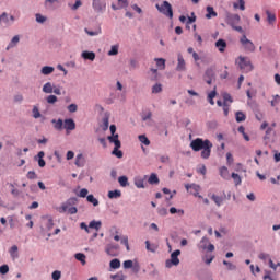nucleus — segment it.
I'll return each instance as SVG.
<instances>
[{
  "mask_svg": "<svg viewBox=\"0 0 280 280\" xmlns=\"http://www.w3.org/2000/svg\"><path fill=\"white\" fill-rule=\"evenodd\" d=\"M190 148L194 152H200L201 150V159L207 160L211 156L213 143H211L209 139L203 140L202 138H197L190 142Z\"/></svg>",
  "mask_w": 280,
  "mask_h": 280,
  "instance_id": "nucleus-1",
  "label": "nucleus"
},
{
  "mask_svg": "<svg viewBox=\"0 0 280 280\" xmlns=\"http://www.w3.org/2000/svg\"><path fill=\"white\" fill-rule=\"evenodd\" d=\"M240 21H242V18H240L238 14L226 13L225 22L228 23V25H231L232 28L235 30V32L244 34V28H242V26H237Z\"/></svg>",
  "mask_w": 280,
  "mask_h": 280,
  "instance_id": "nucleus-2",
  "label": "nucleus"
},
{
  "mask_svg": "<svg viewBox=\"0 0 280 280\" xmlns=\"http://www.w3.org/2000/svg\"><path fill=\"white\" fill-rule=\"evenodd\" d=\"M236 62L243 73H250V71H253V63H250V59L245 57H238V60H236Z\"/></svg>",
  "mask_w": 280,
  "mask_h": 280,
  "instance_id": "nucleus-3",
  "label": "nucleus"
},
{
  "mask_svg": "<svg viewBox=\"0 0 280 280\" xmlns=\"http://www.w3.org/2000/svg\"><path fill=\"white\" fill-rule=\"evenodd\" d=\"M155 8L164 14V16H168V19H174V11L172 10V4L167 1H163L162 5L156 4Z\"/></svg>",
  "mask_w": 280,
  "mask_h": 280,
  "instance_id": "nucleus-4",
  "label": "nucleus"
},
{
  "mask_svg": "<svg viewBox=\"0 0 280 280\" xmlns=\"http://www.w3.org/2000/svg\"><path fill=\"white\" fill-rule=\"evenodd\" d=\"M75 198H70L66 203H62L59 208V213H70V215H75L78 213V208L71 207V202H75Z\"/></svg>",
  "mask_w": 280,
  "mask_h": 280,
  "instance_id": "nucleus-5",
  "label": "nucleus"
},
{
  "mask_svg": "<svg viewBox=\"0 0 280 280\" xmlns=\"http://www.w3.org/2000/svg\"><path fill=\"white\" fill-rule=\"evenodd\" d=\"M178 255H180V249H177L171 254V259L165 261L166 268H172L173 266H178L180 264V259H178Z\"/></svg>",
  "mask_w": 280,
  "mask_h": 280,
  "instance_id": "nucleus-6",
  "label": "nucleus"
},
{
  "mask_svg": "<svg viewBox=\"0 0 280 280\" xmlns=\"http://www.w3.org/2000/svg\"><path fill=\"white\" fill-rule=\"evenodd\" d=\"M185 189L195 196V198H202V195H200V185L197 184H185Z\"/></svg>",
  "mask_w": 280,
  "mask_h": 280,
  "instance_id": "nucleus-7",
  "label": "nucleus"
},
{
  "mask_svg": "<svg viewBox=\"0 0 280 280\" xmlns=\"http://www.w3.org/2000/svg\"><path fill=\"white\" fill-rule=\"evenodd\" d=\"M198 248L200 250H209L210 253H213V250H215V246L209 243V240L206 236L201 238Z\"/></svg>",
  "mask_w": 280,
  "mask_h": 280,
  "instance_id": "nucleus-8",
  "label": "nucleus"
},
{
  "mask_svg": "<svg viewBox=\"0 0 280 280\" xmlns=\"http://www.w3.org/2000/svg\"><path fill=\"white\" fill-rule=\"evenodd\" d=\"M241 44L244 47L245 51H255V44H253L246 35L241 37Z\"/></svg>",
  "mask_w": 280,
  "mask_h": 280,
  "instance_id": "nucleus-9",
  "label": "nucleus"
},
{
  "mask_svg": "<svg viewBox=\"0 0 280 280\" xmlns=\"http://www.w3.org/2000/svg\"><path fill=\"white\" fill-rule=\"evenodd\" d=\"M92 5L95 12H104L106 10V0H93Z\"/></svg>",
  "mask_w": 280,
  "mask_h": 280,
  "instance_id": "nucleus-10",
  "label": "nucleus"
},
{
  "mask_svg": "<svg viewBox=\"0 0 280 280\" xmlns=\"http://www.w3.org/2000/svg\"><path fill=\"white\" fill-rule=\"evenodd\" d=\"M187 68H186V63H185V58H183V55L182 54H178L177 55V67H176V70L177 71H185Z\"/></svg>",
  "mask_w": 280,
  "mask_h": 280,
  "instance_id": "nucleus-11",
  "label": "nucleus"
},
{
  "mask_svg": "<svg viewBox=\"0 0 280 280\" xmlns=\"http://www.w3.org/2000/svg\"><path fill=\"white\" fill-rule=\"evenodd\" d=\"M109 143H114L115 147L121 148V141H119V135L114 133L112 136H108Z\"/></svg>",
  "mask_w": 280,
  "mask_h": 280,
  "instance_id": "nucleus-12",
  "label": "nucleus"
},
{
  "mask_svg": "<svg viewBox=\"0 0 280 280\" xmlns=\"http://www.w3.org/2000/svg\"><path fill=\"white\" fill-rule=\"evenodd\" d=\"M63 128L65 130H75V121L71 118L65 119Z\"/></svg>",
  "mask_w": 280,
  "mask_h": 280,
  "instance_id": "nucleus-13",
  "label": "nucleus"
},
{
  "mask_svg": "<svg viewBox=\"0 0 280 280\" xmlns=\"http://www.w3.org/2000/svg\"><path fill=\"white\" fill-rule=\"evenodd\" d=\"M59 4H60V1H58V0H46L45 1V8H47V10H56V8H58Z\"/></svg>",
  "mask_w": 280,
  "mask_h": 280,
  "instance_id": "nucleus-14",
  "label": "nucleus"
},
{
  "mask_svg": "<svg viewBox=\"0 0 280 280\" xmlns=\"http://www.w3.org/2000/svg\"><path fill=\"white\" fill-rule=\"evenodd\" d=\"M267 21L269 25H275L277 21V15L272 13L270 10H266Z\"/></svg>",
  "mask_w": 280,
  "mask_h": 280,
  "instance_id": "nucleus-15",
  "label": "nucleus"
},
{
  "mask_svg": "<svg viewBox=\"0 0 280 280\" xmlns=\"http://www.w3.org/2000/svg\"><path fill=\"white\" fill-rule=\"evenodd\" d=\"M206 19H215V16H218V12H215V10H213V7H207L206 8Z\"/></svg>",
  "mask_w": 280,
  "mask_h": 280,
  "instance_id": "nucleus-16",
  "label": "nucleus"
},
{
  "mask_svg": "<svg viewBox=\"0 0 280 280\" xmlns=\"http://www.w3.org/2000/svg\"><path fill=\"white\" fill-rule=\"evenodd\" d=\"M215 47L219 49L221 54H223V51H225L226 49V42L224 39H218L215 42Z\"/></svg>",
  "mask_w": 280,
  "mask_h": 280,
  "instance_id": "nucleus-17",
  "label": "nucleus"
},
{
  "mask_svg": "<svg viewBox=\"0 0 280 280\" xmlns=\"http://www.w3.org/2000/svg\"><path fill=\"white\" fill-rule=\"evenodd\" d=\"M220 176L221 178H224V180H229V178H231V175L229 174V168L226 166H222L220 168Z\"/></svg>",
  "mask_w": 280,
  "mask_h": 280,
  "instance_id": "nucleus-18",
  "label": "nucleus"
},
{
  "mask_svg": "<svg viewBox=\"0 0 280 280\" xmlns=\"http://www.w3.org/2000/svg\"><path fill=\"white\" fill-rule=\"evenodd\" d=\"M211 200H213V202H214V205H217V207H222V205L224 202V197H220L218 195H212Z\"/></svg>",
  "mask_w": 280,
  "mask_h": 280,
  "instance_id": "nucleus-19",
  "label": "nucleus"
},
{
  "mask_svg": "<svg viewBox=\"0 0 280 280\" xmlns=\"http://www.w3.org/2000/svg\"><path fill=\"white\" fill-rule=\"evenodd\" d=\"M107 255H115V250H119V245L108 244L105 248Z\"/></svg>",
  "mask_w": 280,
  "mask_h": 280,
  "instance_id": "nucleus-20",
  "label": "nucleus"
},
{
  "mask_svg": "<svg viewBox=\"0 0 280 280\" xmlns=\"http://www.w3.org/2000/svg\"><path fill=\"white\" fill-rule=\"evenodd\" d=\"M89 229H94V231H100L102 229V221H91L89 224Z\"/></svg>",
  "mask_w": 280,
  "mask_h": 280,
  "instance_id": "nucleus-21",
  "label": "nucleus"
},
{
  "mask_svg": "<svg viewBox=\"0 0 280 280\" xmlns=\"http://www.w3.org/2000/svg\"><path fill=\"white\" fill-rule=\"evenodd\" d=\"M10 256L12 257V259H19V246L13 245L10 250Z\"/></svg>",
  "mask_w": 280,
  "mask_h": 280,
  "instance_id": "nucleus-22",
  "label": "nucleus"
},
{
  "mask_svg": "<svg viewBox=\"0 0 280 280\" xmlns=\"http://www.w3.org/2000/svg\"><path fill=\"white\" fill-rule=\"evenodd\" d=\"M135 185L138 189H144L145 188V180L141 177H136L135 178Z\"/></svg>",
  "mask_w": 280,
  "mask_h": 280,
  "instance_id": "nucleus-23",
  "label": "nucleus"
},
{
  "mask_svg": "<svg viewBox=\"0 0 280 280\" xmlns=\"http://www.w3.org/2000/svg\"><path fill=\"white\" fill-rule=\"evenodd\" d=\"M233 8L234 10H242V12H244V10H246V2L244 0H238V3L237 2H234L233 3Z\"/></svg>",
  "mask_w": 280,
  "mask_h": 280,
  "instance_id": "nucleus-24",
  "label": "nucleus"
},
{
  "mask_svg": "<svg viewBox=\"0 0 280 280\" xmlns=\"http://www.w3.org/2000/svg\"><path fill=\"white\" fill-rule=\"evenodd\" d=\"M81 56L84 58V60H95V52L93 51H83Z\"/></svg>",
  "mask_w": 280,
  "mask_h": 280,
  "instance_id": "nucleus-25",
  "label": "nucleus"
},
{
  "mask_svg": "<svg viewBox=\"0 0 280 280\" xmlns=\"http://www.w3.org/2000/svg\"><path fill=\"white\" fill-rule=\"evenodd\" d=\"M108 198H110V200L121 198V190H109Z\"/></svg>",
  "mask_w": 280,
  "mask_h": 280,
  "instance_id": "nucleus-26",
  "label": "nucleus"
},
{
  "mask_svg": "<svg viewBox=\"0 0 280 280\" xmlns=\"http://www.w3.org/2000/svg\"><path fill=\"white\" fill-rule=\"evenodd\" d=\"M74 164L77 167H84V155L82 153L77 155Z\"/></svg>",
  "mask_w": 280,
  "mask_h": 280,
  "instance_id": "nucleus-27",
  "label": "nucleus"
},
{
  "mask_svg": "<svg viewBox=\"0 0 280 280\" xmlns=\"http://www.w3.org/2000/svg\"><path fill=\"white\" fill-rule=\"evenodd\" d=\"M84 32L88 36H100V34H102V27H98L95 31H89V28H84Z\"/></svg>",
  "mask_w": 280,
  "mask_h": 280,
  "instance_id": "nucleus-28",
  "label": "nucleus"
},
{
  "mask_svg": "<svg viewBox=\"0 0 280 280\" xmlns=\"http://www.w3.org/2000/svg\"><path fill=\"white\" fill-rule=\"evenodd\" d=\"M55 71L54 67L51 66H45L42 68V74L43 75H51V73Z\"/></svg>",
  "mask_w": 280,
  "mask_h": 280,
  "instance_id": "nucleus-29",
  "label": "nucleus"
},
{
  "mask_svg": "<svg viewBox=\"0 0 280 280\" xmlns=\"http://www.w3.org/2000/svg\"><path fill=\"white\" fill-rule=\"evenodd\" d=\"M235 119L237 124H241V121H246V114L243 112H236Z\"/></svg>",
  "mask_w": 280,
  "mask_h": 280,
  "instance_id": "nucleus-30",
  "label": "nucleus"
},
{
  "mask_svg": "<svg viewBox=\"0 0 280 280\" xmlns=\"http://www.w3.org/2000/svg\"><path fill=\"white\" fill-rule=\"evenodd\" d=\"M10 23V18H8V13L3 12L0 15V25H8Z\"/></svg>",
  "mask_w": 280,
  "mask_h": 280,
  "instance_id": "nucleus-31",
  "label": "nucleus"
},
{
  "mask_svg": "<svg viewBox=\"0 0 280 280\" xmlns=\"http://www.w3.org/2000/svg\"><path fill=\"white\" fill-rule=\"evenodd\" d=\"M109 266L114 270H117L118 268H121V261H119V259L115 258V259L110 260Z\"/></svg>",
  "mask_w": 280,
  "mask_h": 280,
  "instance_id": "nucleus-32",
  "label": "nucleus"
},
{
  "mask_svg": "<svg viewBox=\"0 0 280 280\" xmlns=\"http://www.w3.org/2000/svg\"><path fill=\"white\" fill-rule=\"evenodd\" d=\"M19 40H21V38L19 37V35H15L11 39V43L8 45L7 49H12V47H16V45H19Z\"/></svg>",
  "mask_w": 280,
  "mask_h": 280,
  "instance_id": "nucleus-33",
  "label": "nucleus"
},
{
  "mask_svg": "<svg viewBox=\"0 0 280 280\" xmlns=\"http://www.w3.org/2000/svg\"><path fill=\"white\" fill-rule=\"evenodd\" d=\"M119 148L121 147H115L112 154H114V156H117V159H124V152H121Z\"/></svg>",
  "mask_w": 280,
  "mask_h": 280,
  "instance_id": "nucleus-34",
  "label": "nucleus"
},
{
  "mask_svg": "<svg viewBox=\"0 0 280 280\" xmlns=\"http://www.w3.org/2000/svg\"><path fill=\"white\" fill-rule=\"evenodd\" d=\"M52 124H55V129L56 130H62V126H65V122L62 121V119H52Z\"/></svg>",
  "mask_w": 280,
  "mask_h": 280,
  "instance_id": "nucleus-35",
  "label": "nucleus"
},
{
  "mask_svg": "<svg viewBox=\"0 0 280 280\" xmlns=\"http://www.w3.org/2000/svg\"><path fill=\"white\" fill-rule=\"evenodd\" d=\"M43 92H44V93H54V86L51 85V82H47V83L43 86Z\"/></svg>",
  "mask_w": 280,
  "mask_h": 280,
  "instance_id": "nucleus-36",
  "label": "nucleus"
},
{
  "mask_svg": "<svg viewBox=\"0 0 280 280\" xmlns=\"http://www.w3.org/2000/svg\"><path fill=\"white\" fill-rule=\"evenodd\" d=\"M150 185H159V176L156 174L152 173L149 177Z\"/></svg>",
  "mask_w": 280,
  "mask_h": 280,
  "instance_id": "nucleus-37",
  "label": "nucleus"
},
{
  "mask_svg": "<svg viewBox=\"0 0 280 280\" xmlns=\"http://www.w3.org/2000/svg\"><path fill=\"white\" fill-rule=\"evenodd\" d=\"M88 202H91L93 207H97L100 205V201L95 198L93 195H88Z\"/></svg>",
  "mask_w": 280,
  "mask_h": 280,
  "instance_id": "nucleus-38",
  "label": "nucleus"
},
{
  "mask_svg": "<svg viewBox=\"0 0 280 280\" xmlns=\"http://www.w3.org/2000/svg\"><path fill=\"white\" fill-rule=\"evenodd\" d=\"M118 183L120 187H128V177L127 176H120L118 178Z\"/></svg>",
  "mask_w": 280,
  "mask_h": 280,
  "instance_id": "nucleus-39",
  "label": "nucleus"
},
{
  "mask_svg": "<svg viewBox=\"0 0 280 280\" xmlns=\"http://www.w3.org/2000/svg\"><path fill=\"white\" fill-rule=\"evenodd\" d=\"M154 60H155L156 67H159V69H165V59L155 58Z\"/></svg>",
  "mask_w": 280,
  "mask_h": 280,
  "instance_id": "nucleus-40",
  "label": "nucleus"
},
{
  "mask_svg": "<svg viewBox=\"0 0 280 280\" xmlns=\"http://www.w3.org/2000/svg\"><path fill=\"white\" fill-rule=\"evenodd\" d=\"M75 259L78 261H81V264H86V255H84L82 253L75 254Z\"/></svg>",
  "mask_w": 280,
  "mask_h": 280,
  "instance_id": "nucleus-41",
  "label": "nucleus"
},
{
  "mask_svg": "<svg viewBox=\"0 0 280 280\" xmlns=\"http://www.w3.org/2000/svg\"><path fill=\"white\" fill-rule=\"evenodd\" d=\"M119 54V46L114 45L112 46L110 50L108 51V56H117Z\"/></svg>",
  "mask_w": 280,
  "mask_h": 280,
  "instance_id": "nucleus-42",
  "label": "nucleus"
},
{
  "mask_svg": "<svg viewBox=\"0 0 280 280\" xmlns=\"http://www.w3.org/2000/svg\"><path fill=\"white\" fill-rule=\"evenodd\" d=\"M163 91V85L161 83H156L152 86V93H161Z\"/></svg>",
  "mask_w": 280,
  "mask_h": 280,
  "instance_id": "nucleus-43",
  "label": "nucleus"
},
{
  "mask_svg": "<svg viewBox=\"0 0 280 280\" xmlns=\"http://www.w3.org/2000/svg\"><path fill=\"white\" fill-rule=\"evenodd\" d=\"M139 141H140V143H143L144 145H150V139H148V137L145 135H140Z\"/></svg>",
  "mask_w": 280,
  "mask_h": 280,
  "instance_id": "nucleus-44",
  "label": "nucleus"
},
{
  "mask_svg": "<svg viewBox=\"0 0 280 280\" xmlns=\"http://www.w3.org/2000/svg\"><path fill=\"white\" fill-rule=\"evenodd\" d=\"M232 178L235 185H242V177L240 176V174L232 173Z\"/></svg>",
  "mask_w": 280,
  "mask_h": 280,
  "instance_id": "nucleus-45",
  "label": "nucleus"
},
{
  "mask_svg": "<svg viewBox=\"0 0 280 280\" xmlns=\"http://www.w3.org/2000/svg\"><path fill=\"white\" fill-rule=\"evenodd\" d=\"M223 104H233V97H231V94L229 93L223 94Z\"/></svg>",
  "mask_w": 280,
  "mask_h": 280,
  "instance_id": "nucleus-46",
  "label": "nucleus"
},
{
  "mask_svg": "<svg viewBox=\"0 0 280 280\" xmlns=\"http://www.w3.org/2000/svg\"><path fill=\"white\" fill-rule=\"evenodd\" d=\"M46 102H47L48 104H56V102H58V96H56V95H49V96H47Z\"/></svg>",
  "mask_w": 280,
  "mask_h": 280,
  "instance_id": "nucleus-47",
  "label": "nucleus"
},
{
  "mask_svg": "<svg viewBox=\"0 0 280 280\" xmlns=\"http://www.w3.org/2000/svg\"><path fill=\"white\" fill-rule=\"evenodd\" d=\"M10 272V267L8 265L0 266V275H8Z\"/></svg>",
  "mask_w": 280,
  "mask_h": 280,
  "instance_id": "nucleus-48",
  "label": "nucleus"
},
{
  "mask_svg": "<svg viewBox=\"0 0 280 280\" xmlns=\"http://www.w3.org/2000/svg\"><path fill=\"white\" fill-rule=\"evenodd\" d=\"M147 250H150L151 253H156V246L151 245L150 241H145Z\"/></svg>",
  "mask_w": 280,
  "mask_h": 280,
  "instance_id": "nucleus-49",
  "label": "nucleus"
},
{
  "mask_svg": "<svg viewBox=\"0 0 280 280\" xmlns=\"http://www.w3.org/2000/svg\"><path fill=\"white\" fill-rule=\"evenodd\" d=\"M170 213H172V215H174V213H179V215H185V210H178V209L172 207L170 209Z\"/></svg>",
  "mask_w": 280,
  "mask_h": 280,
  "instance_id": "nucleus-50",
  "label": "nucleus"
},
{
  "mask_svg": "<svg viewBox=\"0 0 280 280\" xmlns=\"http://www.w3.org/2000/svg\"><path fill=\"white\" fill-rule=\"evenodd\" d=\"M120 242L121 244H124V246H126V249L130 252V244L128 243V236H122Z\"/></svg>",
  "mask_w": 280,
  "mask_h": 280,
  "instance_id": "nucleus-51",
  "label": "nucleus"
},
{
  "mask_svg": "<svg viewBox=\"0 0 280 280\" xmlns=\"http://www.w3.org/2000/svg\"><path fill=\"white\" fill-rule=\"evenodd\" d=\"M51 277H52V280H60V277H62V272H60L59 270H55Z\"/></svg>",
  "mask_w": 280,
  "mask_h": 280,
  "instance_id": "nucleus-52",
  "label": "nucleus"
},
{
  "mask_svg": "<svg viewBox=\"0 0 280 280\" xmlns=\"http://www.w3.org/2000/svg\"><path fill=\"white\" fill-rule=\"evenodd\" d=\"M33 117L34 119H38L40 117V110H38V107H33Z\"/></svg>",
  "mask_w": 280,
  "mask_h": 280,
  "instance_id": "nucleus-53",
  "label": "nucleus"
},
{
  "mask_svg": "<svg viewBox=\"0 0 280 280\" xmlns=\"http://www.w3.org/2000/svg\"><path fill=\"white\" fill-rule=\"evenodd\" d=\"M26 178H28V180H34L35 178H37L36 172L30 171V172L26 174Z\"/></svg>",
  "mask_w": 280,
  "mask_h": 280,
  "instance_id": "nucleus-54",
  "label": "nucleus"
},
{
  "mask_svg": "<svg viewBox=\"0 0 280 280\" xmlns=\"http://www.w3.org/2000/svg\"><path fill=\"white\" fill-rule=\"evenodd\" d=\"M68 110H69V113H78V105L77 104H70L69 106H68Z\"/></svg>",
  "mask_w": 280,
  "mask_h": 280,
  "instance_id": "nucleus-55",
  "label": "nucleus"
},
{
  "mask_svg": "<svg viewBox=\"0 0 280 280\" xmlns=\"http://www.w3.org/2000/svg\"><path fill=\"white\" fill-rule=\"evenodd\" d=\"M122 266H124L125 269H129V268H132L133 262H132V260H125L122 262Z\"/></svg>",
  "mask_w": 280,
  "mask_h": 280,
  "instance_id": "nucleus-56",
  "label": "nucleus"
},
{
  "mask_svg": "<svg viewBox=\"0 0 280 280\" xmlns=\"http://www.w3.org/2000/svg\"><path fill=\"white\" fill-rule=\"evenodd\" d=\"M36 21L37 23H45L47 21V18L43 16L42 14H36Z\"/></svg>",
  "mask_w": 280,
  "mask_h": 280,
  "instance_id": "nucleus-57",
  "label": "nucleus"
},
{
  "mask_svg": "<svg viewBox=\"0 0 280 280\" xmlns=\"http://www.w3.org/2000/svg\"><path fill=\"white\" fill-rule=\"evenodd\" d=\"M79 196L80 198H86V196H89V189L86 188L81 189Z\"/></svg>",
  "mask_w": 280,
  "mask_h": 280,
  "instance_id": "nucleus-58",
  "label": "nucleus"
},
{
  "mask_svg": "<svg viewBox=\"0 0 280 280\" xmlns=\"http://www.w3.org/2000/svg\"><path fill=\"white\" fill-rule=\"evenodd\" d=\"M158 213H159V215H162V217L167 215V209L166 208H159Z\"/></svg>",
  "mask_w": 280,
  "mask_h": 280,
  "instance_id": "nucleus-59",
  "label": "nucleus"
},
{
  "mask_svg": "<svg viewBox=\"0 0 280 280\" xmlns=\"http://www.w3.org/2000/svg\"><path fill=\"white\" fill-rule=\"evenodd\" d=\"M80 229H82L86 233H91L89 225H86L84 222L80 223Z\"/></svg>",
  "mask_w": 280,
  "mask_h": 280,
  "instance_id": "nucleus-60",
  "label": "nucleus"
},
{
  "mask_svg": "<svg viewBox=\"0 0 280 280\" xmlns=\"http://www.w3.org/2000/svg\"><path fill=\"white\" fill-rule=\"evenodd\" d=\"M280 262H278L277 265L272 261V259H269V267L272 268V270H277V268H279Z\"/></svg>",
  "mask_w": 280,
  "mask_h": 280,
  "instance_id": "nucleus-61",
  "label": "nucleus"
},
{
  "mask_svg": "<svg viewBox=\"0 0 280 280\" xmlns=\"http://www.w3.org/2000/svg\"><path fill=\"white\" fill-rule=\"evenodd\" d=\"M148 119H152V112H149L142 116V121H148Z\"/></svg>",
  "mask_w": 280,
  "mask_h": 280,
  "instance_id": "nucleus-62",
  "label": "nucleus"
},
{
  "mask_svg": "<svg viewBox=\"0 0 280 280\" xmlns=\"http://www.w3.org/2000/svg\"><path fill=\"white\" fill-rule=\"evenodd\" d=\"M223 113L225 117H229V103H223Z\"/></svg>",
  "mask_w": 280,
  "mask_h": 280,
  "instance_id": "nucleus-63",
  "label": "nucleus"
},
{
  "mask_svg": "<svg viewBox=\"0 0 280 280\" xmlns=\"http://www.w3.org/2000/svg\"><path fill=\"white\" fill-rule=\"evenodd\" d=\"M226 162H228V165H231V163H233V154L226 153Z\"/></svg>",
  "mask_w": 280,
  "mask_h": 280,
  "instance_id": "nucleus-64",
  "label": "nucleus"
}]
</instances>
